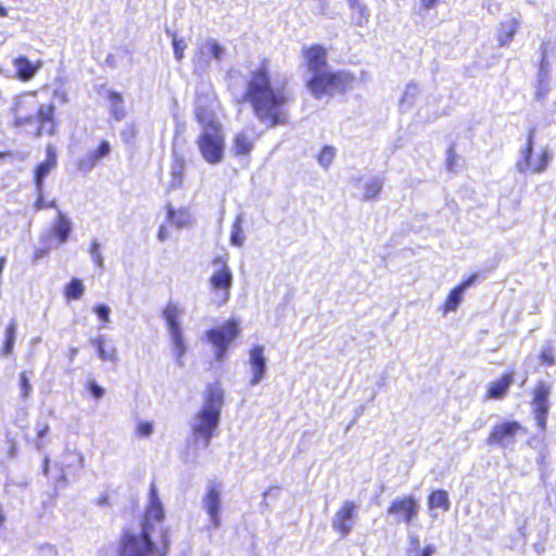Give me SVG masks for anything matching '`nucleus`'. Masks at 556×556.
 Returning <instances> with one entry per match:
<instances>
[{
    "label": "nucleus",
    "instance_id": "nucleus-1",
    "mask_svg": "<svg viewBox=\"0 0 556 556\" xmlns=\"http://www.w3.org/2000/svg\"><path fill=\"white\" fill-rule=\"evenodd\" d=\"M287 85L285 75H270L265 64L250 74L243 99L250 103L254 116L266 128L288 123Z\"/></svg>",
    "mask_w": 556,
    "mask_h": 556
},
{
    "label": "nucleus",
    "instance_id": "nucleus-2",
    "mask_svg": "<svg viewBox=\"0 0 556 556\" xmlns=\"http://www.w3.org/2000/svg\"><path fill=\"white\" fill-rule=\"evenodd\" d=\"M164 517L163 505L155 485L152 484L140 531H127L123 534L119 556H164L156 546L160 539L163 548L168 547L167 531L163 526Z\"/></svg>",
    "mask_w": 556,
    "mask_h": 556
},
{
    "label": "nucleus",
    "instance_id": "nucleus-3",
    "mask_svg": "<svg viewBox=\"0 0 556 556\" xmlns=\"http://www.w3.org/2000/svg\"><path fill=\"white\" fill-rule=\"evenodd\" d=\"M224 406V391L217 384H211L204 395L201 409L190 419L193 439L204 448L208 447L219 425Z\"/></svg>",
    "mask_w": 556,
    "mask_h": 556
},
{
    "label": "nucleus",
    "instance_id": "nucleus-4",
    "mask_svg": "<svg viewBox=\"0 0 556 556\" xmlns=\"http://www.w3.org/2000/svg\"><path fill=\"white\" fill-rule=\"evenodd\" d=\"M53 112L52 104L39 105L35 93H25L16 97L11 108L13 117V127H23L30 125L34 122L39 123L36 136H41L42 132L53 134Z\"/></svg>",
    "mask_w": 556,
    "mask_h": 556
},
{
    "label": "nucleus",
    "instance_id": "nucleus-5",
    "mask_svg": "<svg viewBox=\"0 0 556 556\" xmlns=\"http://www.w3.org/2000/svg\"><path fill=\"white\" fill-rule=\"evenodd\" d=\"M185 316V308L176 302H168L163 309L162 317L168 332L176 363L184 366V356L187 352V344L184 338L181 319Z\"/></svg>",
    "mask_w": 556,
    "mask_h": 556
},
{
    "label": "nucleus",
    "instance_id": "nucleus-6",
    "mask_svg": "<svg viewBox=\"0 0 556 556\" xmlns=\"http://www.w3.org/2000/svg\"><path fill=\"white\" fill-rule=\"evenodd\" d=\"M203 90L199 91L195 99V117L202 127V130L223 128L218 121L215 110L217 100L210 85H203Z\"/></svg>",
    "mask_w": 556,
    "mask_h": 556
},
{
    "label": "nucleus",
    "instance_id": "nucleus-7",
    "mask_svg": "<svg viewBox=\"0 0 556 556\" xmlns=\"http://www.w3.org/2000/svg\"><path fill=\"white\" fill-rule=\"evenodd\" d=\"M534 129L529 131L526 147L522 148L519 152V159L516 162V169L521 173H532L540 174L543 173L548 166L553 154L552 152L545 148L539 154V163H534V159L532 156L533 153V143H534Z\"/></svg>",
    "mask_w": 556,
    "mask_h": 556
},
{
    "label": "nucleus",
    "instance_id": "nucleus-8",
    "mask_svg": "<svg viewBox=\"0 0 556 556\" xmlns=\"http://www.w3.org/2000/svg\"><path fill=\"white\" fill-rule=\"evenodd\" d=\"M202 157L210 164H218L223 160L225 138L223 128L202 130L197 139Z\"/></svg>",
    "mask_w": 556,
    "mask_h": 556
},
{
    "label": "nucleus",
    "instance_id": "nucleus-9",
    "mask_svg": "<svg viewBox=\"0 0 556 556\" xmlns=\"http://www.w3.org/2000/svg\"><path fill=\"white\" fill-rule=\"evenodd\" d=\"M213 264L216 266L215 271L210 278L211 290L214 294L213 300L216 304L224 305L229 299L232 273L227 263L220 257H216Z\"/></svg>",
    "mask_w": 556,
    "mask_h": 556
},
{
    "label": "nucleus",
    "instance_id": "nucleus-10",
    "mask_svg": "<svg viewBox=\"0 0 556 556\" xmlns=\"http://www.w3.org/2000/svg\"><path fill=\"white\" fill-rule=\"evenodd\" d=\"M238 334L239 325L235 320H229L206 332L207 340L214 346L216 361L222 362L225 358L230 343L238 337Z\"/></svg>",
    "mask_w": 556,
    "mask_h": 556
},
{
    "label": "nucleus",
    "instance_id": "nucleus-11",
    "mask_svg": "<svg viewBox=\"0 0 556 556\" xmlns=\"http://www.w3.org/2000/svg\"><path fill=\"white\" fill-rule=\"evenodd\" d=\"M226 56V48L216 39L207 38L198 45L193 58L194 73H205L210 67V61L220 62Z\"/></svg>",
    "mask_w": 556,
    "mask_h": 556
},
{
    "label": "nucleus",
    "instance_id": "nucleus-12",
    "mask_svg": "<svg viewBox=\"0 0 556 556\" xmlns=\"http://www.w3.org/2000/svg\"><path fill=\"white\" fill-rule=\"evenodd\" d=\"M522 426L517 421H506L495 425L486 439V444L502 448H513L516 438L523 433Z\"/></svg>",
    "mask_w": 556,
    "mask_h": 556
},
{
    "label": "nucleus",
    "instance_id": "nucleus-13",
    "mask_svg": "<svg viewBox=\"0 0 556 556\" xmlns=\"http://www.w3.org/2000/svg\"><path fill=\"white\" fill-rule=\"evenodd\" d=\"M222 484L210 481L206 485V493L202 500V507L210 517L212 527L217 529L220 526Z\"/></svg>",
    "mask_w": 556,
    "mask_h": 556
},
{
    "label": "nucleus",
    "instance_id": "nucleus-14",
    "mask_svg": "<svg viewBox=\"0 0 556 556\" xmlns=\"http://www.w3.org/2000/svg\"><path fill=\"white\" fill-rule=\"evenodd\" d=\"M357 510L358 505L355 502L345 501L333 515L331 526L342 538L348 536L352 531Z\"/></svg>",
    "mask_w": 556,
    "mask_h": 556
},
{
    "label": "nucleus",
    "instance_id": "nucleus-15",
    "mask_svg": "<svg viewBox=\"0 0 556 556\" xmlns=\"http://www.w3.org/2000/svg\"><path fill=\"white\" fill-rule=\"evenodd\" d=\"M419 505L413 496L396 497L388 508V515L394 516L397 522L410 525L418 516Z\"/></svg>",
    "mask_w": 556,
    "mask_h": 556
},
{
    "label": "nucleus",
    "instance_id": "nucleus-16",
    "mask_svg": "<svg viewBox=\"0 0 556 556\" xmlns=\"http://www.w3.org/2000/svg\"><path fill=\"white\" fill-rule=\"evenodd\" d=\"M551 384L545 381H540L534 388L533 391V407H534V417L538 427L541 430H545L546 427V418L549 410V395H551Z\"/></svg>",
    "mask_w": 556,
    "mask_h": 556
},
{
    "label": "nucleus",
    "instance_id": "nucleus-17",
    "mask_svg": "<svg viewBox=\"0 0 556 556\" xmlns=\"http://www.w3.org/2000/svg\"><path fill=\"white\" fill-rule=\"evenodd\" d=\"M265 348L263 345H253L249 351V367L251 371L250 384H258L266 376L267 359L265 357Z\"/></svg>",
    "mask_w": 556,
    "mask_h": 556
},
{
    "label": "nucleus",
    "instance_id": "nucleus-18",
    "mask_svg": "<svg viewBox=\"0 0 556 556\" xmlns=\"http://www.w3.org/2000/svg\"><path fill=\"white\" fill-rule=\"evenodd\" d=\"M332 72L329 70L312 74L306 81V87L312 96L320 99L325 96H331L332 91Z\"/></svg>",
    "mask_w": 556,
    "mask_h": 556
},
{
    "label": "nucleus",
    "instance_id": "nucleus-19",
    "mask_svg": "<svg viewBox=\"0 0 556 556\" xmlns=\"http://www.w3.org/2000/svg\"><path fill=\"white\" fill-rule=\"evenodd\" d=\"M258 138L254 127L249 126L241 129L233 137L232 152L235 155H249Z\"/></svg>",
    "mask_w": 556,
    "mask_h": 556
},
{
    "label": "nucleus",
    "instance_id": "nucleus-20",
    "mask_svg": "<svg viewBox=\"0 0 556 556\" xmlns=\"http://www.w3.org/2000/svg\"><path fill=\"white\" fill-rule=\"evenodd\" d=\"M306 65L311 74L329 70L327 51L321 46H313L304 50Z\"/></svg>",
    "mask_w": 556,
    "mask_h": 556
},
{
    "label": "nucleus",
    "instance_id": "nucleus-21",
    "mask_svg": "<svg viewBox=\"0 0 556 556\" xmlns=\"http://www.w3.org/2000/svg\"><path fill=\"white\" fill-rule=\"evenodd\" d=\"M520 25V14L506 16L498 25L497 40L501 46H507L514 39Z\"/></svg>",
    "mask_w": 556,
    "mask_h": 556
},
{
    "label": "nucleus",
    "instance_id": "nucleus-22",
    "mask_svg": "<svg viewBox=\"0 0 556 556\" xmlns=\"http://www.w3.org/2000/svg\"><path fill=\"white\" fill-rule=\"evenodd\" d=\"M477 278V274L471 275L467 280L463 281L450 292L444 303V314L455 312L457 309L458 305L463 301L465 291L476 282Z\"/></svg>",
    "mask_w": 556,
    "mask_h": 556
},
{
    "label": "nucleus",
    "instance_id": "nucleus-23",
    "mask_svg": "<svg viewBox=\"0 0 556 556\" xmlns=\"http://www.w3.org/2000/svg\"><path fill=\"white\" fill-rule=\"evenodd\" d=\"M72 231V223L70 218L62 212H58V216L53 222L48 237L54 236L58 240V245L65 243Z\"/></svg>",
    "mask_w": 556,
    "mask_h": 556
},
{
    "label": "nucleus",
    "instance_id": "nucleus-24",
    "mask_svg": "<svg viewBox=\"0 0 556 556\" xmlns=\"http://www.w3.org/2000/svg\"><path fill=\"white\" fill-rule=\"evenodd\" d=\"M91 345L97 350L98 357L105 362H116L117 351L114 344L110 343L104 336H98L90 340Z\"/></svg>",
    "mask_w": 556,
    "mask_h": 556
},
{
    "label": "nucleus",
    "instance_id": "nucleus-25",
    "mask_svg": "<svg viewBox=\"0 0 556 556\" xmlns=\"http://www.w3.org/2000/svg\"><path fill=\"white\" fill-rule=\"evenodd\" d=\"M17 77L23 81L30 80L40 67V62L34 64L26 56H18L13 61Z\"/></svg>",
    "mask_w": 556,
    "mask_h": 556
},
{
    "label": "nucleus",
    "instance_id": "nucleus-26",
    "mask_svg": "<svg viewBox=\"0 0 556 556\" xmlns=\"http://www.w3.org/2000/svg\"><path fill=\"white\" fill-rule=\"evenodd\" d=\"M355 77L345 71L332 72V91L344 92L353 87Z\"/></svg>",
    "mask_w": 556,
    "mask_h": 556
},
{
    "label": "nucleus",
    "instance_id": "nucleus-27",
    "mask_svg": "<svg viewBox=\"0 0 556 556\" xmlns=\"http://www.w3.org/2000/svg\"><path fill=\"white\" fill-rule=\"evenodd\" d=\"M167 220L177 228H185L191 225L192 216L187 208L174 210L170 205L167 206Z\"/></svg>",
    "mask_w": 556,
    "mask_h": 556
},
{
    "label": "nucleus",
    "instance_id": "nucleus-28",
    "mask_svg": "<svg viewBox=\"0 0 556 556\" xmlns=\"http://www.w3.org/2000/svg\"><path fill=\"white\" fill-rule=\"evenodd\" d=\"M513 374L503 376L500 380L490 383L488 389L489 399H502L513 383Z\"/></svg>",
    "mask_w": 556,
    "mask_h": 556
},
{
    "label": "nucleus",
    "instance_id": "nucleus-29",
    "mask_svg": "<svg viewBox=\"0 0 556 556\" xmlns=\"http://www.w3.org/2000/svg\"><path fill=\"white\" fill-rule=\"evenodd\" d=\"M428 507L430 510L442 509L447 511L451 507L447 492L444 490L433 491L428 497Z\"/></svg>",
    "mask_w": 556,
    "mask_h": 556
},
{
    "label": "nucleus",
    "instance_id": "nucleus-30",
    "mask_svg": "<svg viewBox=\"0 0 556 556\" xmlns=\"http://www.w3.org/2000/svg\"><path fill=\"white\" fill-rule=\"evenodd\" d=\"M383 178L379 176L370 177L364 185V193L362 195L363 201H369L376 199L382 190Z\"/></svg>",
    "mask_w": 556,
    "mask_h": 556
},
{
    "label": "nucleus",
    "instance_id": "nucleus-31",
    "mask_svg": "<svg viewBox=\"0 0 556 556\" xmlns=\"http://www.w3.org/2000/svg\"><path fill=\"white\" fill-rule=\"evenodd\" d=\"M109 101H110L111 115L116 121H122L126 115V111L124 109V100H123L122 94L116 91H110L109 92Z\"/></svg>",
    "mask_w": 556,
    "mask_h": 556
},
{
    "label": "nucleus",
    "instance_id": "nucleus-32",
    "mask_svg": "<svg viewBox=\"0 0 556 556\" xmlns=\"http://www.w3.org/2000/svg\"><path fill=\"white\" fill-rule=\"evenodd\" d=\"M55 167L56 164L47 161H43L37 166L35 170L36 191H43V180Z\"/></svg>",
    "mask_w": 556,
    "mask_h": 556
},
{
    "label": "nucleus",
    "instance_id": "nucleus-33",
    "mask_svg": "<svg viewBox=\"0 0 556 556\" xmlns=\"http://www.w3.org/2000/svg\"><path fill=\"white\" fill-rule=\"evenodd\" d=\"M420 92V88L415 83L407 84L403 97L400 101V108L401 110H407L409 109L415 100L417 99L418 94Z\"/></svg>",
    "mask_w": 556,
    "mask_h": 556
},
{
    "label": "nucleus",
    "instance_id": "nucleus-34",
    "mask_svg": "<svg viewBox=\"0 0 556 556\" xmlns=\"http://www.w3.org/2000/svg\"><path fill=\"white\" fill-rule=\"evenodd\" d=\"M184 172H185L184 160L175 156V160L170 167V176H172L170 187L172 188H179L182 185Z\"/></svg>",
    "mask_w": 556,
    "mask_h": 556
},
{
    "label": "nucleus",
    "instance_id": "nucleus-35",
    "mask_svg": "<svg viewBox=\"0 0 556 556\" xmlns=\"http://www.w3.org/2000/svg\"><path fill=\"white\" fill-rule=\"evenodd\" d=\"M350 7L353 10L352 18L354 23L358 26L367 23L369 17V11L366 5H363L357 2V0H349Z\"/></svg>",
    "mask_w": 556,
    "mask_h": 556
},
{
    "label": "nucleus",
    "instance_id": "nucleus-36",
    "mask_svg": "<svg viewBox=\"0 0 556 556\" xmlns=\"http://www.w3.org/2000/svg\"><path fill=\"white\" fill-rule=\"evenodd\" d=\"M230 242L232 245L242 247L244 243V235L242 229V217L237 216L231 227Z\"/></svg>",
    "mask_w": 556,
    "mask_h": 556
},
{
    "label": "nucleus",
    "instance_id": "nucleus-37",
    "mask_svg": "<svg viewBox=\"0 0 556 556\" xmlns=\"http://www.w3.org/2000/svg\"><path fill=\"white\" fill-rule=\"evenodd\" d=\"M336 154H337V150L334 147L325 146L317 156V162L323 168L328 169L330 167V165L332 164V162L336 157Z\"/></svg>",
    "mask_w": 556,
    "mask_h": 556
},
{
    "label": "nucleus",
    "instance_id": "nucleus-38",
    "mask_svg": "<svg viewBox=\"0 0 556 556\" xmlns=\"http://www.w3.org/2000/svg\"><path fill=\"white\" fill-rule=\"evenodd\" d=\"M84 292H85V287H84L83 282L77 278H73L71 280V282L65 288V295L68 299L78 300L83 296Z\"/></svg>",
    "mask_w": 556,
    "mask_h": 556
},
{
    "label": "nucleus",
    "instance_id": "nucleus-39",
    "mask_svg": "<svg viewBox=\"0 0 556 556\" xmlns=\"http://www.w3.org/2000/svg\"><path fill=\"white\" fill-rule=\"evenodd\" d=\"M16 323L12 320L5 331V342L2 348V353L8 355L12 352L15 342Z\"/></svg>",
    "mask_w": 556,
    "mask_h": 556
},
{
    "label": "nucleus",
    "instance_id": "nucleus-40",
    "mask_svg": "<svg viewBox=\"0 0 556 556\" xmlns=\"http://www.w3.org/2000/svg\"><path fill=\"white\" fill-rule=\"evenodd\" d=\"M539 359L541 364L547 366H554L556 364L555 348L549 342L543 345L539 354Z\"/></svg>",
    "mask_w": 556,
    "mask_h": 556
},
{
    "label": "nucleus",
    "instance_id": "nucleus-41",
    "mask_svg": "<svg viewBox=\"0 0 556 556\" xmlns=\"http://www.w3.org/2000/svg\"><path fill=\"white\" fill-rule=\"evenodd\" d=\"M100 248H101L100 243L98 241H93L89 249V254H90V257H91L92 262L94 263V265L98 266L99 268H103L104 258L100 252Z\"/></svg>",
    "mask_w": 556,
    "mask_h": 556
},
{
    "label": "nucleus",
    "instance_id": "nucleus-42",
    "mask_svg": "<svg viewBox=\"0 0 556 556\" xmlns=\"http://www.w3.org/2000/svg\"><path fill=\"white\" fill-rule=\"evenodd\" d=\"M20 388H21L20 396L23 400L28 399L31 393L33 388H31V384L29 382V379H28L26 372H22L20 376Z\"/></svg>",
    "mask_w": 556,
    "mask_h": 556
},
{
    "label": "nucleus",
    "instance_id": "nucleus-43",
    "mask_svg": "<svg viewBox=\"0 0 556 556\" xmlns=\"http://www.w3.org/2000/svg\"><path fill=\"white\" fill-rule=\"evenodd\" d=\"M111 152V144L109 141H102L101 144L98 147L97 150L91 151L90 154L94 157V160L98 162L103 157H106Z\"/></svg>",
    "mask_w": 556,
    "mask_h": 556
},
{
    "label": "nucleus",
    "instance_id": "nucleus-44",
    "mask_svg": "<svg viewBox=\"0 0 556 556\" xmlns=\"http://www.w3.org/2000/svg\"><path fill=\"white\" fill-rule=\"evenodd\" d=\"M97 163L98 162L94 160V157L89 152L86 156L81 157L78 161V168L81 172L88 173L97 165Z\"/></svg>",
    "mask_w": 556,
    "mask_h": 556
},
{
    "label": "nucleus",
    "instance_id": "nucleus-45",
    "mask_svg": "<svg viewBox=\"0 0 556 556\" xmlns=\"http://www.w3.org/2000/svg\"><path fill=\"white\" fill-rule=\"evenodd\" d=\"M173 47L176 60L180 61L184 58V51L187 45L182 39H178L176 35H173Z\"/></svg>",
    "mask_w": 556,
    "mask_h": 556
},
{
    "label": "nucleus",
    "instance_id": "nucleus-46",
    "mask_svg": "<svg viewBox=\"0 0 556 556\" xmlns=\"http://www.w3.org/2000/svg\"><path fill=\"white\" fill-rule=\"evenodd\" d=\"M93 312L103 323L110 321L111 308L105 304H100L93 307Z\"/></svg>",
    "mask_w": 556,
    "mask_h": 556
},
{
    "label": "nucleus",
    "instance_id": "nucleus-47",
    "mask_svg": "<svg viewBox=\"0 0 556 556\" xmlns=\"http://www.w3.org/2000/svg\"><path fill=\"white\" fill-rule=\"evenodd\" d=\"M153 432V425L149 421H141L137 425V434L140 437H150Z\"/></svg>",
    "mask_w": 556,
    "mask_h": 556
},
{
    "label": "nucleus",
    "instance_id": "nucleus-48",
    "mask_svg": "<svg viewBox=\"0 0 556 556\" xmlns=\"http://www.w3.org/2000/svg\"><path fill=\"white\" fill-rule=\"evenodd\" d=\"M87 387L90 393L98 400L101 399L105 393L104 389L98 386L97 382L93 380L89 381Z\"/></svg>",
    "mask_w": 556,
    "mask_h": 556
},
{
    "label": "nucleus",
    "instance_id": "nucleus-49",
    "mask_svg": "<svg viewBox=\"0 0 556 556\" xmlns=\"http://www.w3.org/2000/svg\"><path fill=\"white\" fill-rule=\"evenodd\" d=\"M48 432H49L48 424H42L41 426H38V430H37L38 441L36 442V447L38 450H40L42 447V439H43V437L47 435Z\"/></svg>",
    "mask_w": 556,
    "mask_h": 556
},
{
    "label": "nucleus",
    "instance_id": "nucleus-50",
    "mask_svg": "<svg viewBox=\"0 0 556 556\" xmlns=\"http://www.w3.org/2000/svg\"><path fill=\"white\" fill-rule=\"evenodd\" d=\"M45 161L58 164V161H56V150H55V148L52 144H49L47 147V159Z\"/></svg>",
    "mask_w": 556,
    "mask_h": 556
},
{
    "label": "nucleus",
    "instance_id": "nucleus-51",
    "mask_svg": "<svg viewBox=\"0 0 556 556\" xmlns=\"http://www.w3.org/2000/svg\"><path fill=\"white\" fill-rule=\"evenodd\" d=\"M167 238H168V231L164 225H161L157 230V239L161 242H164L165 240H167Z\"/></svg>",
    "mask_w": 556,
    "mask_h": 556
},
{
    "label": "nucleus",
    "instance_id": "nucleus-52",
    "mask_svg": "<svg viewBox=\"0 0 556 556\" xmlns=\"http://www.w3.org/2000/svg\"><path fill=\"white\" fill-rule=\"evenodd\" d=\"M37 193H38V198H37V201L35 203V208L37 211H39V210L46 208V204L47 203L43 200L42 191L41 192L37 191Z\"/></svg>",
    "mask_w": 556,
    "mask_h": 556
},
{
    "label": "nucleus",
    "instance_id": "nucleus-53",
    "mask_svg": "<svg viewBox=\"0 0 556 556\" xmlns=\"http://www.w3.org/2000/svg\"><path fill=\"white\" fill-rule=\"evenodd\" d=\"M437 2H438V0H420V7L424 10H430V9L434 8Z\"/></svg>",
    "mask_w": 556,
    "mask_h": 556
},
{
    "label": "nucleus",
    "instance_id": "nucleus-54",
    "mask_svg": "<svg viewBox=\"0 0 556 556\" xmlns=\"http://www.w3.org/2000/svg\"><path fill=\"white\" fill-rule=\"evenodd\" d=\"M434 547L432 545H428L424 548L421 556H432L434 553Z\"/></svg>",
    "mask_w": 556,
    "mask_h": 556
},
{
    "label": "nucleus",
    "instance_id": "nucleus-55",
    "mask_svg": "<svg viewBox=\"0 0 556 556\" xmlns=\"http://www.w3.org/2000/svg\"><path fill=\"white\" fill-rule=\"evenodd\" d=\"M77 354H78V349L77 348H72L71 351H70V358L74 359Z\"/></svg>",
    "mask_w": 556,
    "mask_h": 556
},
{
    "label": "nucleus",
    "instance_id": "nucleus-56",
    "mask_svg": "<svg viewBox=\"0 0 556 556\" xmlns=\"http://www.w3.org/2000/svg\"><path fill=\"white\" fill-rule=\"evenodd\" d=\"M48 470H49V458L46 457L45 458V464H43V473L47 475Z\"/></svg>",
    "mask_w": 556,
    "mask_h": 556
},
{
    "label": "nucleus",
    "instance_id": "nucleus-57",
    "mask_svg": "<svg viewBox=\"0 0 556 556\" xmlns=\"http://www.w3.org/2000/svg\"><path fill=\"white\" fill-rule=\"evenodd\" d=\"M534 549L539 553V554H543L544 553V547L540 544H534Z\"/></svg>",
    "mask_w": 556,
    "mask_h": 556
},
{
    "label": "nucleus",
    "instance_id": "nucleus-58",
    "mask_svg": "<svg viewBox=\"0 0 556 556\" xmlns=\"http://www.w3.org/2000/svg\"><path fill=\"white\" fill-rule=\"evenodd\" d=\"M412 545H413V547H414L415 549H418V547H419V541H418V539H417V538H413V539H412Z\"/></svg>",
    "mask_w": 556,
    "mask_h": 556
},
{
    "label": "nucleus",
    "instance_id": "nucleus-59",
    "mask_svg": "<svg viewBox=\"0 0 556 556\" xmlns=\"http://www.w3.org/2000/svg\"><path fill=\"white\" fill-rule=\"evenodd\" d=\"M4 264H5V258H4V257H1V258H0V275H1V274H2V271H3Z\"/></svg>",
    "mask_w": 556,
    "mask_h": 556
},
{
    "label": "nucleus",
    "instance_id": "nucleus-60",
    "mask_svg": "<svg viewBox=\"0 0 556 556\" xmlns=\"http://www.w3.org/2000/svg\"><path fill=\"white\" fill-rule=\"evenodd\" d=\"M106 500H108V497H106L105 495H103V496H101V497L99 498L98 504H99V505H103V504H105V503H106Z\"/></svg>",
    "mask_w": 556,
    "mask_h": 556
},
{
    "label": "nucleus",
    "instance_id": "nucleus-61",
    "mask_svg": "<svg viewBox=\"0 0 556 556\" xmlns=\"http://www.w3.org/2000/svg\"><path fill=\"white\" fill-rule=\"evenodd\" d=\"M46 254V251L45 250H40L36 253V258H40L42 257L43 255Z\"/></svg>",
    "mask_w": 556,
    "mask_h": 556
},
{
    "label": "nucleus",
    "instance_id": "nucleus-62",
    "mask_svg": "<svg viewBox=\"0 0 556 556\" xmlns=\"http://www.w3.org/2000/svg\"><path fill=\"white\" fill-rule=\"evenodd\" d=\"M7 14H8L7 9L3 7H0V16H7Z\"/></svg>",
    "mask_w": 556,
    "mask_h": 556
},
{
    "label": "nucleus",
    "instance_id": "nucleus-63",
    "mask_svg": "<svg viewBox=\"0 0 556 556\" xmlns=\"http://www.w3.org/2000/svg\"><path fill=\"white\" fill-rule=\"evenodd\" d=\"M55 206H56V204H55V200H52V201H50V202H48V203L46 204V207H55Z\"/></svg>",
    "mask_w": 556,
    "mask_h": 556
},
{
    "label": "nucleus",
    "instance_id": "nucleus-64",
    "mask_svg": "<svg viewBox=\"0 0 556 556\" xmlns=\"http://www.w3.org/2000/svg\"><path fill=\"white\" fill-rule=\"evenodd\" d=\"M83 460H84V459H83V456H81V455H78V463H79V465H80V466H83Z\"/></svg>",
    "mask_w": 556,
    "mask_h": 556
}]
</instances>
